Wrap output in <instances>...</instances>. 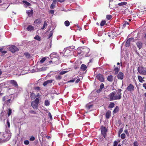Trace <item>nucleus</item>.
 <instances>
[{"label": "nucleus", "mask_w": 146, "mask_h": 146, "mask_svg": "<svg viewBox=\"0 0 146 146\" xmlns=\"http://www.w3.org/2000/svg\"><path fill=\"white\" fill-rule=\"evenodd\" d=\"M121 89L117 90L115 89L113 92L111 93L108 95V97L110 101L120 100L121 98Z\"/></svg>", "instance_id": "f257e3e1"}, {"label": "nucleus", "mask_w": 146, "mask_h": 146, "mask_svg": "<svg viewBox=\"0 0 146 146\" xmlns=\"http://www.w3.org/2000/svg\"><path fill=\"white\" fill-rule=\"evenodd\" d=\"M10 138L8 134L6 133H0V140L3 141H7L9 140Z\"/></svg>", "instance_id": "f03ea898"}, {"label": "nucleus", "mask_w": 146, "mask_h": 146, "mask_svg": "<svg viewBox=\"0 0 146 146\" xmlns=\"http://www.w3.org/2000/svg\"><path fill=\"white\" fill-rule=\"evenodd\" d=\"M39 103V100L38 98H36L35 100L32 102L31 106L34 109L37 110Z\"/></svg>", "instance_id": "7ed1b4c3"}, {"label": "nucleus", "mask_w": 146, "mask_h": 146, "mask_svg": "<svg viewBox=\"0 0 146 146\" xmlns=\"http://www.w3.org/2000/svg\"><path fill=\"white\" fill-rule=\"evenodd\" d=\"M138 72L141 74L146 75V68L143 67H139L137 69Z\"/></svg>", "instance_id": "20e7f679"}, {"label": "nucleus", "mask_w": 146, "mask_h": 146, "mask_svg": "<svg viewBox=\"0 0 146 146\" xmlns=\"http://www.w3.org/2000/svg\"><path fill=\"white\" fill-rule=\"evenodd\" d=\"M101 134L103 135L104 138H106V132L107 130L105 127L102 126L101 128Z\"/></svg>", "instance_id": "39448f33"}, {"label": "nucleus", "mask_w": 146, "mask_h": 146, "mask_svg": "<svg viewBox=\"0 0 146 146\" xmlns=\"http://www.w3.org/2000/svg\"><path fill=\"white\" fill-rule=\"evenodd\" d=\"M9 48L10 51L13 53H14L16 51H18L19 50V49L15 45L11 46Z\"/></svg>", "instance_id": "423d86ee"}, {"label": "nucleus", "mask_w": 146, "mask_h": 146, "mask_svg": "<svg viewBox=\"0 0 146 146\" xmlns=\"http://www.w3.org/2000/svg\"><path fill=\"white\" fill-rule=\"evenodd\" d=\"M70 46H69L64 49L63 51V53L64 56L68 55V54L70 52V51H71V50H70Z\"/></svg>", "instance_id": "0eeeda50"}, {"label": "nucleus", "mask_w": 146, "mask_h": 146, "mask_svg": "<svg viewBox=\"0 0 146 146\" xmlns=\"http://www.w3.org/2000/svg\"><path fill=\"white\" fill-rule=\"evenodd\" d=\"M127 90L129 92H131L134 90V87L131 84H130L127 88Z\"/></svg>", "instance_id": "6e6552de"}, {"label": "nucleus", "mask_w": 146, "mask_h": 146, "mask_svg": "<svg viewBox=\"0 0 146 146\" xmlns=\"http://www.w3.org/2000/svg\"><path fill=\"white\" fill-rule=\"evenodd\" d=\"M96 78L101 82H103L104 80V78L103 77V75L101 74H98L96 76Z\"/></svg>", "instance_id": "1a4fd4ad"}, {"label": "nucleus", "mask_w": 146, "mask_h": 146, "mask_svg": "<svg viewBox=\"0 0 146 146\" xmlns=\"http://www.w3.org/2000/svg\"><path fill=\"white\" fill-rule=\"evenodd\" d=\"M10 83L15 88H18V86L17 82L14 80H11L10 81Z\"/></svg>", "instance_id": "9d476101"}, {"label": "nucleus", "mask_w": 146, "mask_h": 146, "mask_svg": "<svg viewBox=\"0 0 146 146\" xmlns=\"http://www.w3.org/2000/svg\"><path fill=\"white\" fill-rule=\"evenodd\" d=\"M133 40V38L131 37L128 39L125 43V46L127 47L129 46L130 44V42L131 40Z\"/></svg>", "instance_id": "9b49d317"}, {"label": "nucleus", "mask_w": 146, "mask_h": 146, "mask_svg": "<svg viewBox=\"0 0 146 146\" xmlns=\"http://www.w3.org/2000/svg\"><path fill=\"white\" fill-rule=\"evenodd\" d=\"M124 77L123 74L121 72H119L117 75V78L118 79L122 80Z\"/></svg>", "instance_id": "f8f14e48"}, {"label": "nucleus", "mask_w": 146, "mask_h": 146, "mask_svg": "<svg viewBox=\"0 0 146 146\" xmlns=\"http://www.w3.org/2000/svg\"><path fill=\"white\" fill-rule=\"evenodd\" d=\"M84 51L82 50L81 49V48H78L77 49V54L78 55H80L81 54H84Z\"/></svg>", "instance_id": "ddd939ff"}, {"label": "nucleus", "mask_w": 146, "mask_h": 146, "mask_svg": "<svg viewBox=\"0 0 146 146\" xmlns=\"http://www.w3.org/2000/svg\"><path fill=\"white\" fill-rule=\"evenodd\" d=\"M111 115V112L110 110L108 111L106 114V117L107 119L109 118Z\"/></svg>", "instance_id": "4468645a"}, {"label": "nucleus", "mask_w": 146, "mask_h": 146, "mask_svg": "<svg viewBox=\"0 0 146 146\" xmlns=\"http://www.w3.org/2000/svg\"><path fill=\"white\" fill-rule=\"evenodd\" d=\"M34 29V27L32 25H29L27 28V30L30 31H31Z\"/></svg>", "instance_id": "2eb2a0df"}, {"label": "nucleus", "mask_w": 146, "mask_h": 146, "mask_svg": "<svg viewBox=\"0 0 146 146\" xmlns=\"http://www.w3.org/2000/svg\"><path fill=\"white\" fill-rule=\"evenodd\" d=\"M136 44L137 47L139 48V49H141L142 47L143 43L142 42L139 41L137 42Z\"/></svg>", "instance_id": "dca6fc26"}, {"label": "nucleus", "mask_w": 146, "mask_h": 146, "mask_svg": "<svg viewBox=\"0 0 146 146\" xmlns=\"http://www.w3.org/2000/svg\"><path fill=\"white\" fill-rule=\"evenodd\" d=\"M87 66L86 65L84 64H82L80 68V69L82 71H84L87 68Z\"/></svg>", "instance_id": "f3484780"}, {"label": "nucleus", "mask_w": 146, "mask_h": 146, "mask_svg": "<svg viewBox=\"0 0 146 146\" xmlns=\"http://www.w3.org/2000/svg\"><path fill=\"white\" fill-rule=\"evenodd\" d=\"M41 22L42 21L40 19H38L35 20L34 23L36 25H39L41 23Z\"/></svg>", "instance_id": "a211bd4d"}, {"label": "nucleus", "mask_w": 146, "mask_h": 146, "mask_svg": "<svg viewBox=\"0 0 146 146\" xmlns=\"http://www.w3.org/2000/svg\"><path fill=\"white\" fill-rule=\"evenodd\" d=\"M52 82V80H47L44 82L43 83V85L45 86L49 83H51Z\"/></svg>", "instance_id": "6ab92c4d"}, {"label": "nucleus", "mask_w": 146, "mask_h": 146, "mask_svg": "<svg viewBox=\"0 0 146 146\" xmlns=\"http://www.w3.org/2000/svg\"><path fill=\"white\" fill-rule=\"evenodd\" d=\"M113 80V77L112 75L109 76L107 78V80L110 82H112Z\"/></svg>", "instance_id": "aec40b11"}, {"label": "nucleus", "mask_w": 146, "mask_h": 146, "mask_svg": "<svg viewBox=\"0 0 146 146\" xmlns=\"http://www.w3.org/2000/svg\"><path fill=\"white\" fill-rule=\"evenodd\" d=\"M30 97L32 99H35L36 98V95L33 92L31 93L30 94Z\"/></svg>", "instance_id": "412c9836"}, {"label": "nucleus", "mask_w": 146, "mask_h": 146, "mask_svg": "<svg viewBox=\"0 0 146 146\" xmlns=\"http://www.w3.org/2000/svg\"><path fill=\"white\" fill-rule=\"evenodd\" d=\"M27 14L29 17H31L33 15V11L31 10H29L27 12Z\"/></svg>", "instance_id": "4be33fe9"}, {"label": "nucleus", "mask_w": 146, "mask_h": 146, "mask_svg": "<svg viewBox=\"0 0 146 146\" xmlns=\"http://www.w3.org/2000/svg\"><path fill=\"white\" fill-rule=\"evenodd\" d=\"M114 74L116 75L118 74L119 71V68L118 67H116L114 69Z\"/></svg>", "instance_id": "5701e85b"}, {"label": "nucleus", "mask_w": 146, "mask_h": 146, "mask_svg": "<svg viewBox=\"0 0 146 146\" xmlns=\"http://www.w3.org/2000/svg\"><path fill=\"white\" fill-rule=\"evenodd\" d=\"M24 5H25L27 6H30L31 4L25 0H23L22 1Z\"/></svg>", "instance_id": "b1692460"}, {"label": "nucleus", "mask_w": 146, "mask_h": 146, "mask_svg": "<svg viewBox=\"0 0 146 146\" xmlns=\"http://www.w3.org/2000/svg\"><path fill=\"white\" fill-rule=\"evenodd\" d=\"M50 102L48 100H46L44 102V105L46 106H48L50 105Z\"/></svg>", "instance_id": "393cba45"}, {"label": "nucleus", "mask_w": 146, "mask_h": 146, "mask_svg": "<svg viewBox=\"0 0 146 146\" xmlns=\"http://www.w3.org/2000/svg\"><path fill=\"white\" fill-rule=\"evenodd\" d=\"M138 78L139 82L141 83L143 81H144V80H143L142 77L140 76H138Z\"/></svg>", "instance_id": "a878e982"}, {"label": "nucleus", "mask_w": 146, "mask_h": 146, "mask_svg": "<svg viewBox=\"0 0 146 146\" xmlns=\"http://www.w3.org/2000/svg\"><path fill=\"white\" fill-rule=\"evenodd\" d=\"M127 4V2H123L119 3L117 5L119 6H123L126 5Z\"/></svg>", "instance_id": "bb28decb"}, {"label": "nucleus", "mask_w": 146, "mask_h": 146, "mask_svg": "<svg viewBox=\"0 0 146 146\" xmlns=\"http://www.w3.org/2000/svg\"><path fill=\"white\" fill-rule=\"evenodd\" d=\"M112 32H111L108 33V36L110 38H112L113 37V35Z\"/></svg>", "instance_id": "cd10ccee"}, {"label": "nucleus", "mask_w": 146, "mask_h": 146, "mask_svg": "<svg viewBox=\"0 0 146 146\" xmlns=\"http://www.w3.org/2000/svg\"><path fill=\"white\" fill-rule=\"evenodd\" d=\"M47 25V24L46 21H44L43 27L41 28V29L43 30L44 29L45 27Z\"/></svg>", "instance_id": "c85d7f7f"}, {"label": "nucleus", "mask_w": 146, "mask_h": 146, "mask_svg": "<svg viewBox=\"0 0 146 146\" xmlns=\"http://www.w3.org/2000/svg\"><path fill=\"white\" fill-rule=\"evenodd\" d=\"M119 110V108L117 106L115 107L113 111V112L116 113Z\"/></svg>", "instance_id": "c756f323"}, {"label": "nucleus", "mask_w": 146, "mask_h": 146, "mask_svg": "<svg viewBox=\"0 0 146 146\" xmlns=\"http://www.w3.org/2000/svg\"><path fill=\"white\" fill-rule=\"evenodd\" d=\"M34 39L40 41L41 40V38L38 35H36L34 37Z\"/></svg>", "instance_id": "7c9ffc66"}, {"label": "nucleus", "mask_w": 146, "mask_h": 146, "mask_svg": "<svg viewBox=\"0 0 146 146\" xmlns=\"http://www.w3.org/2000/svg\"><path fill=\"white\" fill-rule=\"evenodd\" d=\"M106 23V21L105 20H102L101 22L100 25L101 27L103 26Z\"/></svg>", "instance_id": "2f4dec72"}, {"label": "nucleus", "mask_w": 146, "mask_h": 146, "mask_svg": "<svg viewBox=\"0 0 146 146\" xmlns=\"http://www.w3.org/2000/svg\"><path fill=\"white\" fill-rule=\"evenodd\" d=\"M56 80H60L62 78V77L60 75H56L55 76Z\"/></svg>", "instance_id": "473e14b6"}, {"label": "nucleus", "mask_w": 146, "mask_h": 146, "mask_svg": "<svg viewBox=\"0 0 146 146\" xmlns=\"http://www.w3.org/2000/svg\"><path fill=\"white\" fill-rule=\"evenodd\" d=\"M114 105L115 104L114 103L111 102L109 104L108 107L109 108H112L114 107Z\"/></svg>", "instance_id": "72a5a7b5"}, {"label": "nucleus", "mask_w": 146, "mask_h": 146, "mask_svg": "<svg viewBox=\"0 0 146 146\" xmlns=\"http://www.w3.org/2000/svg\"><path fill=\"white\" fill-rule=\"evenodd\" d=\"M64 24L66 27H68L70 25V22L68 21H66L64 22Z\"/></svg>", "instance_id": "f704fd0d"}, {"label": "nucleus", "mask_w": 146, "mask_h": 146, "mask_svg": "<svg viewBox=\"0 0 146 146\" xmlns=\"http://www.w3.org/2000/svg\"><path fill=\"white\" fill-rule=\"evenodd\" d=\"M129 24V23L127 21H125L123 24V27L122 28H124L126 26V25H128Z\"/></svg>", "instance_id": "c9c22d12"}, {"label": "nucleus", "mask_w": 146, "mask_h": 146, "mask_svg": "<svg viewBox=\"0 0 146 146\" xmlns=\"http://www.w3.org/2000/svg\"><path fill=\"white\" fill-rule=\"evenodd\" d=\"M56 4H55V3H53L52 2V3L51 4L50 6V8L51 9H54L55 7V5Z\"/></svg>", "instance_id": "e433bc0d"}, {"label": "nucleus", "mask_w": 146, "mask_h": 146, "mask_svg": "<svg viewBox=\"0 0 146 146\" xmlns=\"http://www.w3.org/2000/svg\"><path fill=\"white\" fill-rule=\"evenodd\" d=\"M41 96V95L39 93H38L36 95V98H38V99L39 100V99L40 100L41 98H40Z\"/></svg>", "instance_id": "4c0bfd02"}, {"label": "nucleus", "mask_w": 146, "mask_h": 146, "mask_svg": "<svg viewBox=\"0 0 146 146\" xmlns=\"http://www.w3.org/2000/svg\"><path fill=\"white\" fill-rule=\"evenodd\" d=\"M118 142L117 140L114 141L113 143V146H117L118 145Z\"/></svg>", "instance_id": "58836bf2"}, {"label": "nucleus", "mask_w": 146, "mask_h": 146, "mask_svg": "<svg viewBox=\"0 0 146 146\" xmlns=\"http://www.w3.org/2000/svg\"><path fill=\"white\" fill-rule=\"evenodd\" d=\"M93 106V105H87V106H86V107L87 109H89L92 108Z\"/></svg>", "instance_id": "ea45409f"}, {"label": "nucleus", "mask_w": 146, "mask_h": 146, "mask_svg": "<svg viewBox=\"0 0 146 146\" xmlns=\"http://www.w3.org/2000/svg\"><path fill=\"white\" fill-rule=\"evenodd\" d=\"M29 112L31 114H36L37 113L36 111H34L33 110H31L29 111Z\"/></svg>", "instance_id": "a19ab883"}, {"label": "nucleus", "mask_w": 146, "mask_h": 146, "mask_svg": "<svg viewBox=\"0 0 146 146\" xmlns=\"http://www.w3.org/2000/svg\"><path fill=\"white\" fill-rule=\"evenodd\" d=\"M125 137V133H122L121 135V138L123 139H124Z\"/></svg>", "instance_id": "79ce46f5"}, {"label": "nucleus", "mask_w": 146, "mask_h": 146, "mask_svg": "<svg viewBox=\"0 0 146 146\" xmlns=\"http://www.w3.org/2000/svg\"><path fill=\"white\" fill-rule=\"evenodd\" d=\"M112 18V16L110 15H107L106 16V18L108 20Z\"/></svg>", "instance_id": "37998d69"}, {"label": "nucleus", "mask_w": 146, "mask_h": 146, "mask_svg": "<svg viewBox=\"0 0 146 146\" xmlns=\"http://www.w3.org/2000/svg\"><path fill=\"white\" fill-rule=\"evenodd\" d=\"M24 55L28 58H30L31 56L30 54L27 52L25 53Z\"/></svg>", "instance_id": "c03bdc74"}, {"label": "nucleus", "mask_w": 146, "mask_h": 146, "mask_svg": "<svg viewBox=\"0 0 146 146\" xmlns=\"http://www.w3.org/2000/svg\"><path fill=\"white\" fill-rule=\"evenodd\" d=\"M34 89L35 90H36L37 91H39L40 90L39 87H34Z\"/></svg>", "instance_id": "a18cd8bd"}, {"label": "nucleus", "mask_w": 146, "mask_h": 146, "mask_svg": "<svg viewBox=\"0 0 146 146\" xmlns=\"http://www.w3.org/2000/svg\"><path fill=\"white\" fill-rule=\"evenodd\" d=\"M53 35V32L52 31H51L48 36V38H50L52 35Z\"/></svg>", "instance_id": "49530a36"}, {"label": "nucleus", "mask_w": 146, "mask_h": 146, "mask_svg": "<svg viewBox=\"0 0 146 146\" xmlns=\"http://www.w3.org/2000/svg\"><path fill=\"white\" fill-rule=\"evenodd\" d=\"M67 72H68V71H62L60 73V75H63V74H65L66 73H67Z\"/></svg>", "instance_id": "de8ad7c7"}, {"label": "nucleus", "mask_w": 146, "mask_h": 146, "mask_svg": "<svg viewBox=\"0 0 146 146\" xmlns=\"http://www.w3.org/2000/svg\"><path fill=\"white\" fill-rule=\"evenodd\" d=\"M11 113H12V110L10 109H9L8 113V116H9L11 114Z\"/></svg>", "instance_id": "09e8293b"}, {"label": "nucleus", "mask_w": 146, "mask_h": 146, "mask_svg": "<svg viewBox=\"0 0 146 146\" xmlns=\"http://www.w3.org/2000/svg\"><path fill=\"white\" fill-rule=\"evenodd\" d=\"M104 87V84L103 83H102L100 86V89L101 90Z\"/></svg>", "instance_id": "8fccbe9b"}, {"label": "nucleus", "mask_w": 146, "mask_h": 146, "mask_svg": "<svg viewBox=\"0 0 146 146\" xmlns=\"http://www.w3.org/2000/svg\"><path fill=\"white\" fill-rule=\"evenodd\" d=\"M46 60V58L45 57H44L40 60V62L41 63H42Z\"/></svg>", "instance_id": "3c124183"}, {"label": "nucleus", "mask_w": 146, "mask_h": 146, "mask_svg": "<svg viewBox=\"0 0 146 146\" xmlns=\"http://www.w3.org/2000/svg\"><path fill=\"white\" fill-rule=\"evenodd\" d=\"M29 141L28 140H25L24 141V143L26 145H28L29 144Z\"/></svg>", "instance_id": "603ef678"}, {"label": "nucleus", "mask_w": 146, "mask_h": 146, "mask_svg": "<svg viewBox=\"0 0 146 146\" xmlns=\"http://www.w3.org/2000/svg\"><path fill=\"white\" fill-rule=\"evenodd\" d=\"M134 146H138V143L137 141H135L133 143Z\"/></svg>", "instance_id": "864d4df0"}, {"label": "nucleus", "mask_w": 146, "mask_h": 146, "mask_svg": "<svg viewBox=\"0 0 146 146\" xmlns=\"http://www.w3.org/2000/svg\"><path fill=\"white\" fill-rule=\"evenodd\" d=\"M29 140L31 141H33L35 140V138L33 136H32L30 138Z\"/></svg>", "instance_id": "5fc2aeb1"}, {"label": "nucleus", "mask_w": 146, "mask_h": 146, "mask_svg": "<svg viewBox=\"0 0 146 146\" xmlns=\"http://www.w3.org/2000/svg\"><path fill=\"white\" fill-rule=\"evenodd\" d=\"M7 124L8 125V127H9L10 126V123L9 122V120L8 119H7Z\"/></svg>", "instance_id": "6e6d98bb"}, {"label": "nucleus", "mask_w": 146, "mask_h": 146, "mask_svg": "<svg viewBox=\"0 0 146 146\" xmlns=\"http://www.w3.org/2000/svg\"><path fill=\"white\" fill-rule=\"evenodd\" d=\"M49 13L51 14H53L54 13V11L53 10H50L49 11Z\"/></svg>", "instance_id": "4d7b16f0"}, {"label": "nucleus", "mask_w": 146, "mask_h": 146, "mask_svg": "<svg viewBox=\"0 0 146 146\" xmlns=\"http://www.w3.org/2000/svg\"><path fill=\"white\" fill-rule=\"evenodd\" d=\"M48 115L49 117L50 118V119H51V120H52V115L51 114V113L50 112H49L48 113Z\"/></svg>", "instance_id": "13d9d810"}, {"label": "nucleus", "mask_w": 146, "mask_h": 146, "mask_svg": "<svg viewBox=\"0 0 146 146\" xmlns=\"http://www.w3.org/2000/svg\"><path fill=\"white\" fill-rule=\"evenodd\" d=\"M124 132L126 133L127 135L128 136L129 135V133L128 132V131L127 129H125L124 131Z\"/></svg>", "instance_id": "bf43d9fd"}, {"label": "nucleus", "mask_w": 146, "mask_h": 146, "mask_svg": "<svg viewBox=\"0 0 146 146\" xmlns=\"http://www.w3.org/2000/svg\"><path fill=\"white\" fill-rule=\"evenodd\" d=\"M76 78H74V79H72V80H69V81H68V82H74L75 80V79H76Z\"/></svg>", "instance_id": "052dcab7"}, {"label": "nucleus", "mask_w": 146, "mask_h": 146, "mask_svg": "<svg viewBox=\"0 0 146 146\" xmlns=\"http://www.w3.org/2000/svg\"><path fill=\"white\" fill-rule=\"evenodd\" d=\"M123 131V129L122 128H121L119 130V134H120Z\"/></svg>", "instance_id": "680f3d73"}, {"label": "nucleus", "mask_w": 146, "mask_h": 146, "mask_svg": "<svg viewBox=\"0 0 146 146\" xmlns=\"http://www.w3.org/2000/svg\"><path fill=\"white\" fill-rule=\"evenodd\" d=\"M80 78L77 79L75 81V83H78L80 81Z\"/></svg>", "instance_id": "e2e57ef3"}, {"label": "nucleus", "mask_w": 146, "mask_h": 146, "mask_svg": "<svg viewBox=\"0 0 146 146\" xmlns=\"http://www.w3.org/2000/svg\"><path fill=\"white\" fill-rule=\"evenodd\" d=\"M7 51H5V50H4V51L2 50V52H1L3 54H5V53H7Z\"/></svg>", "instance_id": "0e129e2a"}, {"label": "nucleus", "mask_w": 146, "mask_h": 146, "mask_svg": "<svg viewBox=\"0 0 146 146\" xmlns=\"http://www.w3.org/2000/svg\"><path fill=\"white\" fill-rule=\"evenodd\" d=\"M58 1V0H53V3L56 4V2Z\"/></svg>", "instance_id": "69168bd1"}, {"label": "nucleus", "mask_w": 146, "mask_h": 146, "mask_svg": "<svg viewBox=\"0 0 146 146\" xmlns=\"http://www.w3.org/2000/svg\"><path fill=\"white\" fill-rule=\"evenodd\" d=\"M143 87L146 90V83H144L143 84Z\"/></svg>", "instance_id": "338daca9"}, {"label": "nucleus", "mask_w": 146, "mask_h": 146, "mask_svg": "<svg viewBox=\"0 0 146 146\" xmlns=\"http://www.w3.org/2000/svg\"><path fill=\"white\" fill-rule=\"evenodd\" d=\"M66 0H58V2L60 3H62Z\"/></svg>", "instance_id": "774afa93"}]
</instances>
